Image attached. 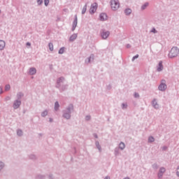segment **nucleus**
I'll return each mask as SVG.
<instances>
[{
	"label": "nucleus",
	"mask_w": 179,
	"mask_h": 179,
	"mask_svg": "<svg viewBox=\"0 0 179 179\" xmlns=\"http://www.w3.org/2000/svg\"><path fill=\"white\" fill-rule=\"evenodd\" d=\"M48 115V112L47 110L43 111L41 113L42 117H46V115Z\"/></svg>",
	"instance_id": "22"
},
{
	"label": "nucleus",
	"mask_w": 179,
	"mask_h": 179,
	"mask_svg": "<svg viewBox=\"0 0 179 179\" xmlns=\"http://www.w3.org/2000/svg\"><path fill=\"white\" fill-rule=\"evenodd\" d=\"M97 6H98L97 3H92L90 9V13L91 14L96 13V11L97 10Z\"/></svg>",
	"instance_id": "4"
},
{
	"label": "nucleus",
	"mask_w": 179,
	"mask_h": 179,
	"mask_svg": "<svg viewBox=\"0 0 179 179\" xmlns=\"http://www.w3.org/2000/svg\"><path fill=\"white\" fill-rule=\"evenodd\" d=\"M62 79H64V78H60V80H62Z\"/></svg>",
	"instance_id": "43"
},
{
	"label": "nucleus",
	"mask_w": 179,
	"mask_h": 179,
	"mask_svg": "<svg viewBox=\"0 0 179 179\" xmlns=\"http://www.w3.org/2000/svg\"><path fill=\"white\" fill-rule=\"evenodd\" d=\"M124 179H130L129 178H125Z\"/></svg>",
	"instance_id": "46"
},
{
	"label": "nucleus",
	"mask_w": 179,
	"mask_h": 179,
	"mask_svg": "<svg viewBox=\"0 0 179 179\" xmlns=\"http://www.w3.org/2000/svg\"><path fill=\"white\" fill-rule=\"evenodd\" d=\"M166 173V168L162 167L160 168L159 173H158V177L159 178H162L163 177V174Z\"/></svg>",
	"instance_id": "6"
},
{
	"label": "nucleus",
	"mask_w": 179,
	"mask_h": 179,
	"mask_svg": "<svg viewBox=\"0 0 179 179\" xmlns=\"http://www.w3.org/2000/svg\"><path fill=\"white\" fill-rule=\"evenodd\" d=\"M27 45L30 46V45H31V44L30 43L27 42Z\"/></svg>",
	"instance_id": "40"
},
{
	"label": "nucleus",
	"mask_w": 179,
	"mask_h": 179,
	"mask_svg": "<svg viewBox=\"0 0 179 179\" xmlns=\"http://www.w3.org/2000/svg\"><path fill=\"white\" fill-rule=\"evenodd\" d=\"M148 142H155V138L152 136L149 137Z\"/></svg>",
	"instance_id": "25"
},
{
	"label": "nucleus",
	"mask_w": 179,
	"mask_h": 179,
	"mask_svg": "<svg viewBox=\"0 0 179 179\" xmlns=\"http://www.w3.org/2000/svg\"><path fill=\"white\" fill-rule=\"evenodd\" d=\"M127 104L122 103V108H127Z\"/></svg>",
	"instance_id": "33"
},
{
	"label": "nucleus",
	"mask_w": 179,
	"mask_h": 179,
	"mask_svg": "<svg viewBox=\"0 0 179 179\" xmlns=\"http://www.w3.org/2000/svg\"><path fill=\"white\" fill-rule=\"evenodd\" d=\"M3 162H0V170H2L3 169Z\"/></svg>",
	"instance_id": "30"
},
{
	"label": "nucleus",
	"mask_w": 179,
	"mask_h": 179,
	"mask_svg": "<svg viewBox=\"0 0 179 179\" xmlns=\"http://www.w3.org/2000/svg\"><path fill=\"white\" fill-rule=\"evenodd\" d=\"M95 138H97V136H95Z\"/></svg>",
	"instance_id": "47"
},
{
	"label": "nucleus",
	"mask_w": 179,
	"mask_h": 179,
	"mask_svg": "<svg viewBox=\"0 0 179 179\" xmlns=\"http://www.w3.org/2000/svg\"><path fill=\"white\" fill-rule=\"evenodd\" d=\"M93 58H94V56H93V55H91V56L90 57V58H88V59H86V62H87V63L90 62V59H93Z\"/></svg>",
	"instance_id": "27"
},
{
	"label": "nucleus",
	"mask_w": 179,
	"mask_h": 179,
	"mask_svg": "<svg viewBox=\"0 0 179 179\" xmlns=\"http://www.w3.org/2000/svg\"><path fill=\"white\" fill-rule=\"evenodd\" d=\"M110 8L113 10H117L120 8V1L118 0H110Z\"/></svg>",
	"instance_id": "2"
},
{
	"label": "nucleus",
	"mask_w": 179,
	"mask_h": 179,
	"mask_svg": "<svg viewBox=\"0 0 179 179\" xmlns=\"http://www.w3.org/2000/svg\"><path fill=\"white\" fill-rule=\"evenodd\" d=\"M1 10H0V13H1Z\"/></svg>",
	"instance_id": "48"
},
{
	"label": "nucleus",
	"mask_w": 179,
	"mask_h": 179,
	"mask_svg": "<svg viewBox=\"0 0 179 179\" xmlns=\"http://www.w3.org/2000/svg\"><path fill=\"white\" fill-rule=\"evenodd\" d=\"M134 96H135V97H139V94L135 93Z\"/></svg>",
	"instance_id": "35"
},
{
	"label": "nucleus",
	"mask_w": 179,
	"mask_h": 179,
	"mask_svg": "<svg viewBox=\"0 0 179 179\" xmlns=\"http://www.w3.org/2000/svg\"><path fill=\"white\" fill-rule=\"evenodd\" d=\"M50 122L52 121V119H50Z\"/></svg>",
	"instance_id": "44"
},
{
	"label": "nucleus",
	"mask_w": 179,
	"mask_h": 179,
	"mask_svg": "<svg viewBox=\"0 0 179 179\" xmlns=\"http://www.w3.org/2000/svg\"><path fill=\"white\" fill-rule=\"evenodd\" d=\"M58 108H59V103H58V101L55 102V110H58Z\"/></svg>",
	"instance_id": "18"
},
{
	"label": "nucleus",
	"mask_w": 179,
	"mask_h": 179,
	"mask_svg": "<svg viewBox=\"0 0 179 179\" xmlns=\"http://www.w3.org/2000/svg\"><path fill=\"white\" fill-rule=\"evenodd\" d=\"M119 148L121 149V150H124V149H125V143L121 142L120 143Z\"/></svg>",
	"instance_id": "14"
},
{
	"label": "nucleus",
	"mask_w": 179,
	"mask_h": 179,
	"mask_svg": "<svg viewBox=\"0 0 179 179\" xmlns=\"http://www.w3.org/2000/svg\"><path fill=\"white\" fill-rule=\"evenodd\" d=\"M127 48H131V45L128 44V45H127Z\"/></svg>",
	"instance_id": "39"
},
{
	"label": "nucleus",
	"mask_w": 179,
	"mask_h": 179,
	"mask_svg": "<svg viewBox=\"0 0 179 179\" xmlns=\"http://www.w3.org/2000/svg\"><path fill=\"white\" fill-rule=\"evenodd\" d=\"M3 91H2V87H0V94H2Z\"/></svg>",
	"instance_id": "38"
},
{
	"label": "nucleus",
	"mask_w": 179,
	"mask_h": 179,
	"mask_svg": "<svg viewBox=\"0 0 179 179\" xmlns=\"http://www.w3.org/2000/svg\"><path fill=\"white\" fill-rule=\"evenodd\" d=\"M77 24H78V17H76V19L73 23V28H72L73 31V30H75V29H76Z\"/></svg>",
	"instance_id": "11"
},
{
	"label": "nucleus",
	"mask_w": 179,
	"mask_h": 179,
	"mask_svg": "<svg viewBox=\"0 0 179 179\" xmlns=\"http://www.w3.org/2000/svg\"><path fill=\"white\" fill-rule=\"evenodd\" d=\"M151 31H152V33H157V31H156V29H155V28H153Z\"/></svg>",
	"instance_id": "32"
},
{
	"label": "nucleus",
	"mask_w": 179,
	"mask_h": 179,
	"mask_svg": "<svg viewBox=\"0 0 179 179\" xmlns=\"http://www.w3.org/2000/svg\"><path fill=\"white\" fill-rule=\"evenodd\" d=\"M176 176H178V177H179V171L176 172Z\"/></svg>",
	"instance_id": "41"
},
{
	"label": "nucleus",
	"mask_w": 179,
	"mask_h": 179,
	"mask_svg": "<svg viewBox=\"0 0 179 179\" xmlns=\"http://www.w3.org/2000/svg\"><path fill=\"white\" fill-rule=\"evenodd\" d=\"M10 89V85H6L5 86V90L7 92L8 90H9Z\"/></svg>",
	"instance_id": "28"
},
{
	"label": "nucleus",
	"mask_w": 179,
	"mask_h": 179,
	"mask_svg": "<svg viewBox=\"0 0 179 179\" xmlns=\"http://www.w3.org/2000/svg\"><path fill=\"white\" fill-rule=\"evenodd\" d=\"M165 89H167V85H166V81L162 80V83L159 86V90L164 91Z\"/></svg>",
	"instance_id": "5"
},
{
	"label": "nucleus",
	"mask_w": 179,
	"mask_h": 179,
	"mask_svg": "<svg viewBox=\"0 0 179 179\" xmlns=\"http://www.w3.org/2000/svg\"><path fill=\"white\" fill-rule=\"evenodd\" d=\"M17 135H18V136H22V135H23V131H22V130H17Z\"/></svg>",
	"instance_id": "23"
},
{
	"label": "nucleus",
	"mask_w": 179,
	"mask_h": 179,
	"mask_svg": "<svg viewBox=\"0 0 179 179\" xmlns=\"http://www.w3.org/2000/svg\"><path fill=\"white\" fill-rule=\"evenodd\" d=\"M153 167H154V169H157V167H158V166H157V164H154V165H153Z\"/></svg>",
	"instance_id": "37"
},
{
	"label": "nucleus",
	"mask_w": 179,
	"mask_h": 179,
	"mask_svg": "<svg viewBox=\"0 0 179 179\" xmlns=\"http://www.w3.org/2000/svg\"><path fill=\"white\" fill-rule=\"evenodd\" d=\"M86 120H87V121H89V120H90V116H87Z\"/></svg>",
	"instance_id": "36"
},
{
	"label": "nucleus",
	"mask_w": 179,
	"mask_h": 179,
	"mask_svg": "<svg viewBox=\"0 0 179 179\" xmlns=\"http://www.w3.org/2000/svg\"><path fill=\"white\" fill-rule=\"evenodd\" d=\"M152 106L153 107H155V108H159V104H157V102L156 101V100H154L152 101Z\"/></svg>",
	"instance_id": "16"
},
{
	"label": "nucleus",
	"mask_w": 179,
	"mask_h": 179,
	"mask_svg": "<svg viewBox=\"0 0 179 179\" xmlns=\"http://www.w3.org/2000/svg\"><path fill=\"white\" fill-rule=\"evenodd\" d=\"M78 38V35L76 34H73V35L71 36L70 37V41H74V40H76Z\"/></svg>",
	"instance_id": "12"
},
{
	"label": "nucleus",
	"mask_w": 179,
	"mask_h": 179,
	"mask_svg": "<svg viewBox=\"0 0 179 179\" xmlns=\"http://www.w3.org/2000/svg\"><path fill=\"white\" fill-rule=\"evenodd\" d=\"M49 50H50V51H54V45L52 43H49Z\"/></svg>",
	"instance_id": "19"
},
{
	"label": "nucleus",
	"mask_w": 179,
	"mask_h": 179,
	"mask_svg": "<svg viewBox=\"0 0 179 179\" xmlns=\"http://www.w3.org/2000/svg\"><path fill=\"white\" fill-rule=\"evenodd\" d=\"M17 96H18V98H19V97H22V96H23V94L20 93V94H17Z\"/></svg>",
	"instance_id": "34"
},
{
	"label": "nucleus",
	"mask_w": 179,
	"mask_h": 179,
	"mask_svg": "<svg viewBox=\"0 0 179 179\" xmlns=\"http://www.w3.org/2000/svg\"><path fill=\"white\" fill-rule=\"evenodd\" d=\"M179 54V49L177 47H173L169 53V58H176Z\"/></svg>",
	"instance_id": "1"
},
{
	"label": "nucleus",
	"mask_w": 179,
	"mask_h": 179,
	"mask_svg": "<svg viewBox=\"0 0 179 179\" xmlns=\"http://www.w3.org/2000/svg\"><path fill=\"white\" fill-rule=\"evenodd\" d=\"M177 170H179V166H178Z\"/></svg>",
	"instance_id": "45"
},
{
	"label": "nucleus",
	"mask_w": 179,
	"mask_h": 179,
	"mask_svg": "<svg viewBox=\"0 0 179 179\" xmlns=\"http://www.w3.org/2000/svg\"><path fill=\"white\" fill-rule=\"evenodd\" d=\"M64 51H65V48H61L59 50V54H64Z\"/></svg>",
	"instance_id": "21"
},
{
	"label": "nucleus",
	"mask_w": 179,
	"mask_h": 179,
	"mask_svg": "<svg viewBox=\"0 0 179 179\" xmlns=\"http://www.w3.org/2000/svg\"><path fill=\"white\" fill-rule=\"evenodd\" d=\"M147 6H149V3H145L141 7V9H143V10L146 9Z\"/></svg>",
	"instance_id": "24"
},
{
	"label": "nucleus",
	"mask_w": 179,
	"mask_h": 179,
	"mask_svg": "<svg viewBox=\"0 0 179 179\" xmlns=\"http://www.w3.org/2000/svg\"><path fill=\"white\" fill-rule=\"evenodd\" d=\"M105 179H110V177L107 176L105 178Z\"/></svg>",
	"instance_id": "42"
},
{
	"label": "nucleus",
	"mask_w": 179,
	"mask_h": 179,
	"mask_svg": "<svg viewBox=\"0 0 179 179\" xmlns=\"http://www.w3.org/2000/svg\"><path fill=\"white\" fill-rule=\"evenodd\" d=\"M21 102L20 101H15L13 103V108H19V107L20 106Z\"/></svg>",
	"instance_id": "9"
},
{
	"label": "nucleus",
	"mask_w": 179,
	"mask_h": 179,
	"mask_svg": "<svg viewBox=\"0 0 179 179\" xmlns=\"http://www.w3.org/2000/svg\"><path fill=\"white\" fill-rule=\"evenodd\" d=\"M87 10V6H85L83 8V10H82V13L83 15H85V13H86V10Z\"/></svg>",
	"instance_id": "17"
},
{
	"label": "nucleus",
	"mask_w": 179,
	"mask_h": 179,
	"mask_svg": "<svg viewBox=\"0 0 179 179\" xmlns=\"http://www.w3.org/2000/svg\"><path fill=\"white\" fill-rule=\"evenodd\" d=\"M64 117V118H66V120H69V118H71V115H69V113H65Z\"/></svg>",
	"instance_id": "20"
},
{
	"label": "nucleus",
	"mask_w": 179,
	"mask_h": 179,
	"mask_svg": "<svg viewBox=\"0 0 179 179\" xmlns=\"http://www.w3.org/2000/svg\"><path fill=\"white\" fill-rule=\"evenodd\" d=\"M99 19L102 22H104V20H107V19H108L107 14H106L104 13H101L99 15Z\"/></svg>",
	"instance_id": "7"
},
{
	"label": "nucleus",
	"mask_w": 179,
	"mask_h": 179,
	"mask_svg": "<svg viewBox=\"0 0 179 179\" xmlns=\"http://www.w3.org/2000/svg\"><path fill=\"white\" fill-rule=\"evenodd\" d=\"M37 72V70H36V68H31L29 69V73L30 75H35V73Z\"/></svg>",
	"instance_id": "13"
},
{
	"label": "nucleus",
	"mask_w": 179,
	"mask_h": 179,
	"mask_svg": "<svg viewBox=\"0 0 179 179\" xmlns=\"http://www.w3.org/2000/svg\"><path fill=\"white\" fill-rule=\"evenodd\" d=\"M125 15H131L132 13V10L127 8L124 10Z\"/></svg>",
	"instance_id": "15"
},
{
	"label": "nucleus",
	"mask_w": 179,
	"mask_h": 179,
	"mask_svg": "<svg viewBox=\"0 0 179 179\" xmlns=\"http://www.w3.org/2000/svg\"><path fill=\"white\" fill-rule=\"evenodd\" d=\"M157 71L158 72H161V71H163V62L160 61L158 64V67L157 69Z\"/></svg>",
	"instance_id": "8"
},
{
	"label": "nucleus",
	"mask_w": 179,
	"mask_h": 179,
	"mask_svg": "<svg viewBox=\"0 0 179 179\" xmlns=\"http://www.w3.org/2000/svg\"><path fill=\"white\" fill-rule=\"evenodd\" d=\"M108 36H110V31L103 30L101 32V37L106 40L108 38Z\"/></svg>",
	"instance_id": "3"
},
{
	"label": "nucleus",
	"mask_w": 179,
	"mask_h": 179,
	"mask_svg": "<svg viewBox=\"0 0 179 179\" xmlns=\"http://www.w3.org/2000/svg\"><path fill=\"white\" fill-rule=\"evenodd\" d=\"M38 5H41L43 3V0H37Z\"/></svg>",
	"instance_id": "31"
},
{
	"label": "nucleus",
	"mask_w": 179,
	"mask_h": 179,
	"mask_svg": "<svg viewBox=\"0 0 179 179\" xmlns=\"http://www.w3.org/2000/svg\"><path fill=\"white\" fill-rule=\"evenodd\" d=\"M139 57V55H136V56L133 57L132 58V61H135V59H136V58Z\"/></svg>",
	"instance_id": "29"
},
{
	"label": "nucleus",
	"mask_w": 179,
	"mask_h": 179,
	"mask_svg": "<svg viewBox=\"0 0 179 179\" xmlns=\"http://www.w3.org/2000/svg\"><path fill=\"white\" fill-rule=\"evenodd\" d=\"M44 3L45 6H48V4L50 3V0H44Z\"/></svg>",
	"instance_id": "26"
},
{
	"label": "nucleus",
	"mask_w": 179,
	"mask_h": 179,
	"mask_svg": "<svg viewBox=\"0 0 179 179\" xmlns=\"http://www.w3.org/2000/svg\"><path fill=\"white\" fill-rule=\"evenodd\" d=\"M5 45H6V43L3 41L0 40V51L5 48Z\"/></svg>",
	"instance_id": "10"
}]
</instances>
